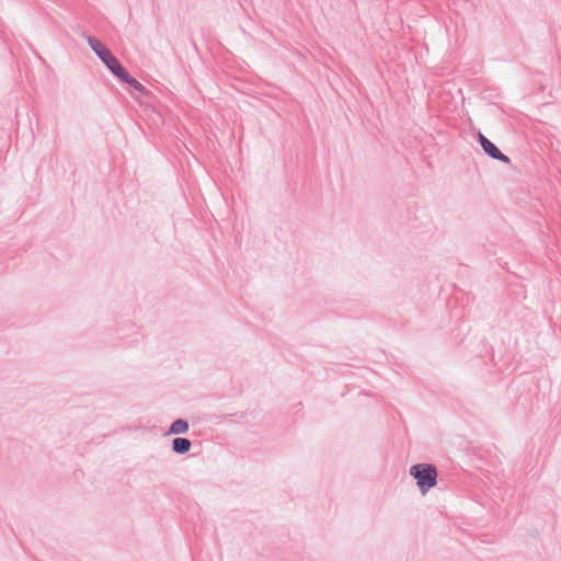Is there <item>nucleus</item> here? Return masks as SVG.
Returning a JSON list of instances; mask_svg holds the SVG:
<instances>
[{
    "instance_id": "f257e3e1",
    "label": "nucleus",
    "mask_w": 561,
    "mask_h": 561,
    "mask_svg": "<svg viewBox=\"0 0 561 561\" xmlns=\"http://www.w3.org/2000/svg\"><path fill=\"white\" fill-rule=\"evenodd\" d=\"M410 474L416 480L422 494H426L437 483V469L434 465H414L410 468Z\"/></svg>"
},
{
    "instance_id": "f03ea898",
    "label": "nucleus",
    "mask_w": 561,
    "mask_h": 561,
    "mask_svg": "<svg viewBox=\"0 0 561 561\" xmlns=\"http://www.w3.org/2000/svg\"><path fill=\"white\" fill-rule=\"evenodd\" d=\"M479 142L484 150V152L490 156L492 159L500 160L504 163H510L511 160L507 156L502 153L499 148L490 141L485 136L482 134H479Z\"/></svg>"
},
{
    "instance_id": "7ed1b4c3",
    "label": "nucleus",
    "mask_w": 561,
    "mask_h": 561,
    "mask_svg": "<svg viewBox=\"0 0 561 561\" xmlns=\"http://www.w3.org/2000/svg\"><path fill=\"white\" fill-rule=\"evenodd\" d=\"M104 65L108 68V70L117 77L119 80L127 72L124 67L119 64L118 59L112 54L108 53L105 57L101 59Z\"/></svg>"
},
{
    "instance_id": "20e7f679",
    "label": "nucleus",
    "mask_w": 561,
    "mask_h": 561,
    "mask_svg": "<svg viewBox=\"0 0 561 561\" xmlns=\"http://www.w3.org/2000/svg\"><path fill=\"white\" fill-rule=\"evenodd\" d=\"M104 65L108 68V70L117 77L119 80L127 72L124 67L119 64L118 59L112 54L108 53L105 57L101 59Z\"/></svg>"
},
{
    "instance_id": "39448f33",
    "label": "nucleus",
    "mask_w": 561,
    "mask_h": 561,
    "mask_svg": "<svg viewBox=\"0 0 561 561\" xmlns=\"http://www.w3.org/2000/svg\"><path fill=\"white\" fill-rule=\"evenodd\" d=\"M87 41H88L90 48L95 53V55L100 59H102L108 53H111V50L107 49L98 38H95L93 36H88Z\"/></svg>"
},
{
    "instance_id": "423d86ee",
    "label": "nucleus",
    "mask_w": 561,
    "mask_h": 561,
    "mask_svg": "<svg viewBox=\"0 0 561 561\" xmlns=\"http://www.w3.org/2000/svg\"><path fill=\"white\" fill-rule=\"evenodd\" d=\"M191 446V440L184 437H176L172 440V450L180 455L187 453Z\"/></svg>"
},
{
    "instance_id": "0eeeda50",
    "label": "nucleus",
    "mask_w": 561,
    "mask_h": 561,
    "mask_svg": "<svg viewBox=\"0 0 561 561\" xmlns=\"http://www.w3.org/2000/svg\"><path fill=\"white\" fill-rule=\"evenodd\" d=\"M188 428H190V426H188L187 421H185L183 419H178L171 424V426L168 431V434H170V435L185 434L188 431Z\"/></svg>"
},
{
    "instance_id": "6e6552de",
    "label": "nucleus",
    "mask_w": 561,
    "mask_h": 561,
    "mask_svg": "<svg viewBox=\"0 0 561 561\" xmlns=\"http://www.w3.org/2000/svg\"><path fill=\"white\" fill-rule=\"evenodd\" d=\"M121 81L129 84L139 93L147 94L146 88L139 81H137L135 78H133L128 72L125 73V76L121 79Z\"/></svg>"
}]
</instances>
